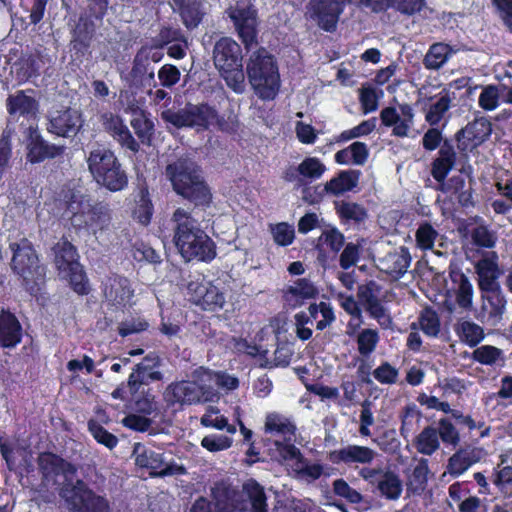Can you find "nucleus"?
<instances>
[{"instance_id": "obj_52", "label": "nucleus", "mask_w": 512, "mask_h": 512, "mask_svg": "<svg viewBox=\"0 0 512 512\" xmlns=\"http://www.w3.org/2000/svg\"><path fill=\"white\" fill-rule=\"evenodd\" d=\"M293 470L300 479L308 482L315 481L323 474V466L318 463H308L304 458L302 461L292 465Z\"/></svg>"}, {"instance_id": "obj_11", "label": "nucleus", "mask_w": 512, "mask_h": 512, "mask_svg": "<svg viewBox=\"0 0 512 512\" xmlns=\"http://www.w3.org/2000/svg\"><path fill=\"white\" fill-rule=\"evenodd\" d=\"M73 512H111L106 497L95 493L81 479H77L70 490H65L62 497Z\"/></svg>"}, {"instance_id": "obj_35", "label": "nucleus", "mask_w": 512, "mask_h": 512, "mask_svg": "<svg viewBox=\"0 0 512 512\" xmlns=\"http://www.w3.org/2000/svg\"><path fill=\"white\" fill-rule=\"evenodd\" d=\"M455 284L454 294L457 305L464 310H471L474 299V286L464 273H457L453 277Z\"/></svg>"}, {"instance_id": "obj_16", "label": "nucleus", "mask_w": 512, "mask_h": 512, "mask_svg": "<svg viewBox=\"0 0 512 512\" xmlns=\"http://www.w3.org/2000/svg\"><path fill=\"white\" fill-rule=\"evenodd\" d=\"M476 282L479 291L501 287L502 270L499 267L496 252H487L474 264Z\"/></svg>"}, {"instance_id": "obj_20", "label": "nucleus", "mask_w": 512, "mask_h": 512, "mask_svg": "<svg viewBox=\"0 0 512 512\" xmlns=\"http://www.w3.org/2000/svg\"><path fill=\"white\" fill-rule=\"evenodd\" d=\"M133 456L136 465L149 469L151 475L165 476L175 473L176 469L164 461L161 453L155 452L140 443L134 445Z\"/></svg>"}, {"instance_id": "obj_47", "label": "nucleus", "mask_w": 512, "mask_h": 512, "mask_svg": "<svg viewBox=\"0 0 512 512\" xmlns=\"http://www.w3.org/2000/svg\"><path fill=\"white\" fill-rule=\"evenodd\" d=\"M309 313L317 321L316 328L319 330L325 329L335 320L332 307L325 302L310 305Z\"/></svg>"}, {"instance_id": "obj_7", "label": "nucleus", "mask_w": 512, "mask_h": 512, "mask_svg": "<svg viewBox=\"0 0 512 512\" xmlns=\"http://www.w3.org/2000/svg\"><path fill=\"white\" fill-rule=\"evenodd\" d=\"M88 168L95 180L110 191H120L127 185L126 173L112 151L104 147L91 150Z\"/></svg>"}, {"instance_id": "obj_62", "label": "nucleus", "mask_w": 512, "mask_h": 512, "mask_svg": "<svg viewBox=\"0 0 512 512\" xmlns=\"http://www.w3.org/2000/svg\"><path fill=\"white\" fill-rule=\"evenodd\" d=\"M271 233L274 241L282 246H287L293 242L295 231L293 226L287 223H278L271 227Z\"/></svg>"}, {"instance_id": "obj_40", "label": "nucleus", "mask_w": 512, "mask_h": 512, "mask_svg": "<svg viewBox=\"0 0 512 512\" xmlns=\"http://www.w3.org/2000/svg\"><path fill=\"white\" fill-rule=\"evenodd\" d=\"M452 54L453 50L449 45L435 43L430 46L423 63L427 69L438 70L448 61Z\"/></svg>"}, {"instance_id": "obj_3", "label": "nucleus", "mask_w": 512, "mask_h": 512, "mask_svg": "<svg viewBox=\"0 0 512 512\" xmlns=\"http://www.w3.org/2000/svg\"><path fill=\"white\" fill-rule=\"evenodd\" d=\"M165 176L173 190L196 205L207 204L211 199L209 188L203 180L201 170L188 154H181L170 161Z\"/></svg>"}, {"instance_id": "obj_56", "label": "nucleus", "mask_w": 512, "mask_h": 512, "mask_svg": "<svg viewBox=\"0 0 512 512\" xmlns=\"http://www.w3.org/2000/svg\"><path fill=\"white\" fill-rule=\"evenodd\" d=\"M60 149L43 142H35L31 145L28 158L32 163H38L46 158H54L59 154Z\"/></svg>"}, {"instance_id": "obj_39", "label": "nucleus", "mask_w": 512, "mask_h": 512, "mask_svg": "<svg viewBox=\"0 0 512 512\" xmlns=\"http://www.w3.org/2000/svg\"><path fill=\"white\" fill-rule=\"evenodd\" d=\"M460 341L470 347L477 346L484 339L483 328L471 320H460L455 326Z\"/></svg>"}, {"instance_id": "obj_23", "label": "nucleus", "mask_w": 512, "mask_h": 512, "mask_svg": "<svg viewBox=\"0 0 512 512\" xmlns=\"http://www.w3.org/2000/svg\"><path fill=\"white\" fill-rule=\"evenodd\" d=\"M485 451L482 448L466 446L457 450L448 460L446 472L453 477L464 474L472 465L481 461Z\"/></svg>"}, {"instance_id": "obj_57", "label": "nucleus", "mask_w": 512, "mask_h": 512, "mask_svg": "<svg viewBox=\"0 0 512 512\" xmlns=\"http://www.w3.org/2000/svg\"><path fill=\"white\" fill-rule=\"evenodd\" d=\"M232 444V437L222 434H210L205 436L201 441L202 447L210 452L227 450Z\"/></svg>"}, {"instance_id": "obj_4", "label": "nucleus", "mask_w": 512, "mask_h": 512, "mask_svg": "<svg viewBox=\"0 0 512 512\" xmlns=\"http://www.w3.org/2000/svg\"><path fill=\"white\" fill-rule=\"evenodd\" d=\"M246 73L256 95L272 100L280 88V75L274 57L264 48L253 51L246 64Z\"/></svg>"}, {"instance_id": "obj_45", "label": "nucleus", "mask_w": 512, "mask_h": 512, "mask_svg": "<svg viewBox=\"0 0 512 512\" xmlns=\"http://www.w3.org/2000/svg\"><path fill=\"white\" fill-rule=\"evenodd\" d=\"M227 86L235 93L242 94L245 91V74L242 63L235 67L219 71Z\"/></svg>"}, {"instance_id": "obj_13", "label": "nucleus", "mask_w": 512, "mask_h": 512, "mask_svg": "<svg viewBox=\"0 0 512 512\" xmlns=\"http://www.w3.org/2000/svg\"><path fill=\"white\" fill-rule=\"evenodd\" d=\"M187 290L191 301L204 310L215 311L223 308L225 304L224 293L200 276L188 282Z\"/></svg>"}, {"instance_id": "obj_46", "label": "nucleus", "mask_w": 512, "mask_h": 512, "mask_svg": "<svg viewBox=\"0 0 512 512\" xmlns=\"http://www.w3.org/2000/svg\"><path fill=\"white\" fill-rule=\"evenodd\" d=\"M153 214V206L149 199L148 192L141 190L133 210V217L140 224L146 226L150 223Z\"/></svg>"}, {"instance_id": "obj_1", "label": "nucleus", "mask_w": 512, "mask_h": 512, "mask_svg": "<svg viewBox=\"0 0 512 512\" xmlns=\"http://www.w3.org/2000/svg\"><path fill=\"white\" fill-rule=\"evenodd\" d=\"M216 512H267V498L264 488L254 479L247 480L241 491L218 486L213 489ZM191 512H212L211 504L205 498H199Z\"/></svg>"}, {"instance_id": "obj_33", "label": "nucleus", "mask_w": 512, "mask_h": 512, "mask_svg": "<svg viewBox=\"0 0 512 512\" xmlns=\"http://www.w3.org/2000/svg\"><path fill=\"white\" fill-rule=\"evenodd\" d=\"M456 153L452 146L443 145L438 153V157L432 163L431 174L433 178L443 184L446 176L454 167Z\"/></svg>"}, {"instance_id": "obj_43", "label": "nucleus", "mask_w": 512, "mask_h": 512, "mask_svg": "<svg viewBox=\"0 0 512 512\" xmlns=\"http://www.w3.org/2000/svg\"><path fill=\"white\" fill-rule=\"evenodd\" d=\"M201 425L204 427H211L218 430H226L229 434L236 433V427L228 423V420L223 415L219 414L216 407L209 406L206 413L200 419Z\"/></svg>"}, {"instance_id": "obj_53", "label": "nucleus", "mask_w": 512, "mask_h": 512, "mask_svg": "<svg viewBox=\"0 0 512 512\" xmlns=\"http://www.w3.org/2000/svg\"><path fill=\"white\" fill-rule=\"evenodd\" d=\"M179 6L185 26L189 29L197 27L202 19L199 4L195 1H188L186 3H179Z\"/></svg>"}, {"instance_id": "obj_26", "label": "nucleus", "mask_w": 512, "mask_h": 512, "mask_svg": "<svg viewBox=\"0 0 512 512\" xmlns=\"http://www.w3.org/2000/svg\"><path fill=\"white\" fill-rule=\"evenodd\" d=\"M105 299L113 305H127L131 303L134 290L127 278L121 276L110 277L104 284Z\"/></svg>"}, {"instance_id": "obj_2", "label": "nucleus", "mask_w": 512, "mask_h": 512, "mask_svg": "<svg viewBox=\"0 0 512 512\" xmlns=\"http://www.w3.org/2000/svg\"><path fill=\"white\" fill-rule=\"evenodd\" d=\"M174 224L173 241L181 256L186 261H210L215 258L214 242L200 228L198 221L189 211L178 208L172 215Z\"/></svg>"}, {"instance_id": "obj_42", "label": "nucleus", "mask_w": 512, "mask_h": 512, "mask_svg": "<svg viewBox=\"0 0 512 512\" xmlns=\"http://www.w3.org/2000/svg\"><path fill=\"white\" fill-rule=\"evenodd\" d=\"M160 116L166 124L177 129L190 128L188 105L176 109L174 106H169V103H166L162 107Z\"/></svg>"}, {"instance_id": "obj_30", "label": "nucleus", "mask_w": 512, "mask_h": 512, "mask_svg": "<svg viewBox=\"0 0 512 512\" xmlns=\"http://www.w3.org/2000/svg\"><path fill=\"white\" fill-rule=\"evenodd\" d=\"M455 99L454 92L449 89H442L435 97V101L430 104L425 113V120L431 125H438L451 107Z\"/></svg>"}, {"instance_id": "obj_19", "label": "nucleus", "mask_w": 512, "mask_h": 512, "mask_svg": "<svg viewBox=\"0 0 512 512\" xmlns=\"http://www.w3.org/2000/svg\"><path fill=\"white\" fill-rule=\"evenodd\" d=\"M351 0H311V17L326 31H332L343 7Z\"/></svg>"}, {"instance_id": "obj_9", "label": "nucleus", "mask_w": 512, "mask_h": 512, "mask_svg": "<svg viewBox=\"0 0 512 512\" xmlns=\"http://www.w3.org/2000/svg\"><path fill=\"white\" fill-rule=\"evenodd\" d=\"M54 263L62 279L68 280L75 292L87 293L86 278L77 260V251L68 241L62 240L53 247Z\"/></svg>"}, {"instance_id": "obj_5", "label": "nucleus", "mask_w": 512, "mask_h": 512, "mask_svg": "<svg viewBox=\"0 0 512 512\" xmlns=\"http://www.w3.org/2000/svg\"><path fill=\"white\" fill-rule=\"evenodd\" d=\"M71 214V223L77 229H84L95 237L109 229L111 225L110 210L102 204H92L90 199L81 194H73L67 206Z\"/></svg>"}, {"instance_id": "obj_60", "label": "nucleus", "mask_w": 512, "mask_h": 512, "mask_svg": "<svg viewBox=\"0 0 512 512\" xmlns=\"http://www.w3.org/2000/svg\"><path fill=\"white\" fill-rule=\"evenodd\" d=\"M438 232L428 223L421 225L416 232V242L421 249H433Z\"/></svg>"}, {"instance_id": "obj_37", "label": "nucleus", "mask_w": 512, "mask_h": 512, "mask_svg": "<svg viewBox=\"0 0 512 512\" xmlns=\"http://www.w3.org/2000/svg\"><path fill=\"white\" fill-rule=\"evenodd\" d=\"M413 445L418 453L431 456L440 448L439 433L434 426H426L414 439Z\"/></svg>"}, {"instance_id": "obj_63", "label": "nucleus", "mask_w": 512, "mask_h": 512, "mask_svg": "<svg viewBox=\"0 0 512 512\" xmlns=\"http://www.w3.org/2000/svg\"><path fill=\"white\" fill-rule=\"evenodd\" d=\"M333 492L342 498H345L350 503H360L362 495L356 491L344 479H336L333 482Z\"/></svg>"}, {"instance_id": "obj_14", "label": "nucleus", "mask_w": 512, "mask_h": 512, "mask_svg": "<svg viewBox=\"0 0 512 512\" xmlns=\"http://www.w3.org/2000/svg\"><path fill=\"white\" fill-rule=\"evenodd\" d=\"M415 113L410 104L403 103L398 107H385L380 112L382 125L392 128V135L400 138L408 137L414 125Z\"/></svg>"}, {"instance_id": "obj_41", "label": "nucleus", "mask_w": 512, "mask_h": 512, "mask_svg": "<svg viewBox=\"0 0 512 512\" xmlns=\"http://www.w3.org/2000/svg\"><path fill=\"white\" fill-rule=\"evenodd\" d=\"M377 489L387 499L397 500L402 493V481L395 473L386 471L381 475Z\"/></svg>"}, {"instance_id": "obj_28", "label": "nucleus", "mask_w": 512, "mask_h": 512, "mask_svg": "<svg viewBox=\"0 0 512 512\" xmlns=\"http://www.w3.org/2000/svg\"><path fill=\"white\" fill-rule=\"evenodd\" d=\"M22 327L18 319L10 312L2 311L0 314V346L13 348L20 343Z\"/></svg>"}, {"instance_id": "obj_25", "label": "nucleus", "mask_w": 512, "mask_h": 512, "mask_svg": "<svg viewBox=\"0 0 512 512\" xmlns=\"http://www.w3.org/2000/svg\"><path fill=\"white\" fill-rule=\"evenodd\" d=\"M102 124L104 129L122 146L132 152L139 150V144L133 138L128 127L123 123L122 119L112 113L102 115Z\"/></svg>"}, {"instance_id": "obj_44", "label": "nucleus", "mask_w": 512, "mask_h": 512, "mask_svg": "<svg viewBox=\"0 0 512 512\" xmlns=\"http://www.w3.org/2000/svg\"><path fill=\"white\" fill-rule=\"evenodd\" d=\"M203 371V380L205 383L211 385L215 383L219 388L225 391H232L238 388L239 380L237 377L232 376L226 372H214L209 370Z\"/></svg>"}, {"instance_id": "obj_31", "label": "nucleus", "mask_w": 512, "mask_h": 512, "mask_svg": "<svg viewBox=\"0 0 512 512\" xmlns=\"http://www.w3.org/2000/svg\"><path fill=\"white\" fill-rule=\"evenodd\" d=\"M317 292V288L310 280L302 278L285 288L284 298L287 303L295 307L301 305L304 300L315 297Z\"/></svg>"}, {"instance_id": "obj_12", "label": "nucleus", "mask_w": 512, "mask_h": 512, "mask_svg": "<svg viewBox=\"0 0 512 512\" xmlns=\"http://www.w3.org/2000/svg\"><path fill=\"white\" fill-rule=\"evenodd\" d=\"M507 299L502 287L480 291V308L476 318L483 324L497 326L506 312Z\"/></svg>"}, {"instance_id": "obj_54", "label": "nucleus", "mask_w": 512, "mask_h": 512, "mask_svg": "<svg viewBox=\"0 0 512 512\" xmlns=\"http://www.w3.org/2000/svg\"><path fill=\"white\" fill-rule=\"evenodd\" d=\"M337 212L340 217L354 222L364 221L367 217L366 210L359 204L342 201L337 205Z\"/></svg>"}, {"instance_id": "obj_18", "label": "nucleus", "mask_w": 512, "mask_h": 512, "mask_svg": "<svg viewBox=\"0 0 512 512\" xmlns=\"http://www.w3.org/2000/svg\"><path fill=\"white\" fill-rule=\"evenodd\" d=\"M377 452L368 447L356 444H348L340 449L330 451L328 459L333 464L351 465H369L377 457Z\"/></svg>"}, {"instance_id": "obj_21", "label": "nucleus", "mask_w": 512, "mask_h": 512, "mask_svg": "<svg viewBox=\"0 0 512 512\" xmlns=\"http://www.w3.org/2000/svg\"><path fill=\"white\" fill-rule=\"evenodd\" d=\"M6 107L11 116L31 119L37 116L39 103L33 90H19L8 96Z\"/></svg>"}, {"instance_id": "obj_38", "label": "nucleus", "mask_w": 512, "mask_h": 512, "mask_svg": "<svg viewBox=\"0 0 512 512\" xmlns=\"http://www.w3.org/2000/svg\"><path fill=\"white\" fill-rule=\"evenodd\" d=\"M264 427L266 433L279 435L289 440L296 430L295 425L288 417L276 412L267 414Z\"/></svg>"}, {"instance_id": "obj_55", "label": "nucleus", "mask_w": 512, "mask_h": 512, "mask_svg": "<svg viewBox=\"0 0 512 512\" xmlns=\"http://www.w3.org/2000/svg\"><path fill=\"white\" fill-rule=\"evenodd\" d=\"M379 341V335L374 329H363L357 337L358 351L361 355L371 354Z\"/></svg>"}, {"instance_id": "obj_64", "label": "nucleus", "mask_w": 512, "mask_h": 512, "mask_svg": "<svg viewBox=\"0 0 512 512\" xmlns=\"http://www.w3.org/2000/svg\"><path fill=\"white\" fill-rule=\"evenodd\" d=\"M494 483L506 497H512V467L505 466L500 469Z\"/></svg>"}, {"instance_id": "obj_34", "label": "nucleus", "mask_w": 512, "mask_h": 512, "mask_svg": "<svg viewBox=\"0 0 512 512\" xmlns=\"http://www.w3.org/2000/svg\"><path fill=\"white\" fill-rule=\"evenodd\" d=\"M359 177V171H341L337 176L326 182L324 190L333 196L341 195L355 188L358 185Z\"/></svg>"}, {"instance_id": "obj_29", "label": "nucleus", "mask_w": 512, "mask_h": 512, "mask_svg": "<svg viewBox=\"0 0 512 512\" xmlns=\"http://www.w3.org/2000/svg\"><path fill=\"white\" fill-rule=\"evenodd\" d=\"M190 128L203 131L209 128L218 118L217 111L207 104L188 103Z\"/></svg>"}, {"instance_id": "obj_10", "label": "nucleus", "mask_w": 512, "mask_h": 512, "mask_svg": "<svg viewBox=\"0 0 512 512\" xmlns=\"http://www.w3.org/2000/svg\"><path fill=\"white\" fill-rule=\"evenodd\" d=\"M38 466L42 481L46 487L61 485L60 496L75 484L77 468L53 453H42L38 457Z\"/></svg>"}, {"instance_id": "obj_48", "label": "nucleus", "mask_w": 512, "mask_h": 512, "mask_svg": "<svg viewBox=\"0 0 512 512\" xmlns=\"http://www.w3.org/2000/svg\"><path fill=\"white\" fill-rule=\"evenodd\" d=\"M472 359L483 365L492 366L503 361V351L492 345H483L472 352Z\"/></svg>"}, {"instance_id": "obj_24", "label": "nucleus", "mask_w": 512, "mask_h": 512, "mask_svg": "<svg viewBox=\"0 0 512 512\" xmlns=\"http://www.w3.org/2000/svg\"><path fill=\"white\" fill-rule=\"evenodd\" d=\"M81 126V115L75 109L57 111L50 118L48 130L58 136L69 137Z\"/></svg>"}, {"instance_id": "obj_36", "label": "nucleus", "mask_w": 512, "mask_h": 512, "mask_svg": "<svg viewBox=\"0 0 512 512\" xmlns=\"http://www.w3.org/2000/svg\"><path fill=\"white\" fill-rule=\"evenodd\" d=\"M96 24L88 16H81L73 30L72 44L78 50L87 49L95 35Z\"/></svg>"}, {"instance_id": "obj_32", "label": "nucleus", "mask_w": 512, "mask_h": 512, "mask_svg": "<svg viewBox=\"0 0 512 512\" xmlns=\"http://www.w3.org/2000/svg\"><path fill=\"white\" fill-rule=\"evenodd\" d=\"M428 473V460L425 458L419 459L407 473V493L411 495H421L427 487Z\"/></svg>"}, {"instance_id": "obj_50", "label": "nucleus", "mask_w": 512, "mask_h": 512, "mask_svg": "<svg viewBox=\"0 0 512 512\" xmlns=\"http://www.w3.org/2000/svg\"><path fill=\"white\" fill-rule=\"evenodd\" d=\"M325 171V165L316 157L305 158L297 167L298 174L309 180L319 179Z\"/></svg>"}, {"instance_id": "obj_6", "label": "nucleus", "mask_w": 512, "mask_h": 512, "mask_svg": "<svg viewBox=\"0 0 512 512\" xmlns=\"http://www.w3.org/2000/svg\"><path fill=\"white\" fill-rule=\"evenodd\" d=\"M217 397L218 393L213 386L203 380L202 370L196 372L194 380L169 384L163 393L166 405L178 408L184 405L210 402Z\"/></svg>"}, {"instance_id": "obj_49", "label": "nucleus", "mask_w": 512, "mask_h": 512, "mask_svg": "<svg viewBox=\"0 0 512 512\" xmlns=\"http://www.w3.org/2000/svg\"><path fill=\"white\" fill-rule=\"evenodd\" d=\"M500 87L497 85H486L481 88L478 98V105L485 111H493L500 105Z\"/></svg>"}, {"instance_id": "obj_17", "label": "nucleus", "mask_w": 512, "mask_h": 512, "mask_svg": "<svg viewBox=\"0 0 512 512\" xmlns=\"http://www.w3.org/2000/svg\"><path fill=\"white\" fill-rule=\"evenodd\" d=\"M161 359L158 355L151 353L137 364L128 378V386L132 392L138 391L141 385L161 381L163 374L159 370Z\"/></svg>"}, {"instance_id": "obj_59", "label": "nucleus", "mask_w": 512, "mask_h": 512, "mask_svg": "<svg viewBox=\"0 0 512 512\" xmlns=\"http://www.w3.org/2000/svg\"><path fill=\"white\" fill-rule=\"evenodd\" d=\"M48 0H21V7L29 13V19L32 24L39 23L46 10Z\"/></svg>"}, {"instance_id": "obj_22", "label": "nucleus", "mask_w": 512, "mask_h": 512, "mask_svg": "<svg viewBox=\"0 0 512 512\" xmlns=\"http://www.w3.org/2000/svg\"><path fill=\"white\" fill-rule=\"evenodd\" d=\"M213 61L218 71L241 64L242 56L239 44L229 37L219 39L213 49Z\"/></svg>"}, {"instance_id": "obj_61", "label": "nucleus", "mask_w": 512, "mask_h": 512, "mask_svg": "<svg viewBox=\"0 0 512 512\" xmlns=\"http://www.w3.org/2000/svg\"><path fill=\"white\" fill-rule=\"evenodd\" d=\"M438 425L439 440L445 444L457 446L460 442V435L456 427L447 419H440Z\"/></svg>"}, {"instance_id": "obj_8", "label": "nucleus", "mask_w": 512, "mask_h": 512, "mask_svg": "<svg viewBox=\"0 0 512 512\" xmlns=\"http://www.w3.org/2000/svg\"><path fill=\"white\" fill-rule=\"evenodd\" d=\"M12 251L11 268L22 278L24 285L30 291L45 276V268L39 264V259L32 244L27 239L10 243Z\"/></svg>"}, {"instance_id": "obj_15", "label": "nucleus", "mask_w": 512, "mask_h": 512, "mask_svg": "<svg viewBox=\"0 0 512 512\" xmlns=\"http://www.w3.org/2000/svg\"><path fill=\"white\" fill-rule=\"evenodd\" d=\"M229 16L234 21L239 36L248 48L256 41V11L250 5L238 2L236 6L229 8Z\"/></svg>"}, {"instance_id": "obj_27", "label": "nucleus", "mask_w": 512, "mask_h": 512, "mask_svg": "<svg viewBox=\"0 0 512 512\" xmlns=\"http://www.w3.org/2000/svg\"><path fill=\"white\" fill-rule=\"evenodd\" d=\"M411 256L405 247L390 252L378 261V267L384 273L397 279L406 273L410 266Z\"/></svg>"}, {"instance_id": "obj_58", "label": "nucleus", "mask_w": 512, "mask_h": 512, "mask_svg": "<svg viewBox=\"0 0 512 512\" xmlns=\"http://www.w3.org/2000/svg\"><path fill=\"white\" fill-rule=\"evenodd\" d=\"M379 296L380 287L374 281H370L358 287V298L365 309L370 307V305H374V303L380 302Z\"/></svg>"}, {"instance_id": "obj_51", "label": "nucleus", "mask_w": 512, "mask_h": 512, "mask_svg": "<svg viewBox=\"0 0 512 512\" xmlns=\"http://www.w3.org/2000/svg\"><path fill=\"white\" fill-rule=\"evenodd\" d=\"M402 424L400 427V434L404 438L408 436L418 427L421 421V413L415 405H408L404 408L401 415Z\"/></svg>"}]
</instances>
